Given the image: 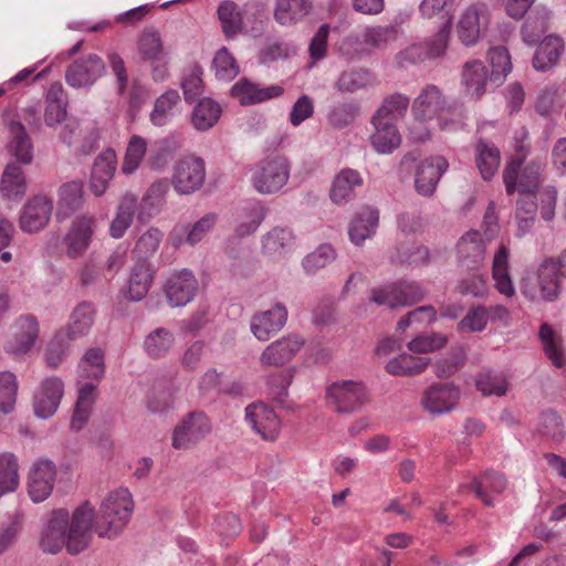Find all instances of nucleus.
I'll return each mask as SVG.
<instances>
[{
	"mask_svg": "<svg viewBox=\"0 0 566 566\" xmlns=\"http://www.w3.org/2000/svg\"><path fill=\"white\" fill-rule=\"evenodd\" d=\"M170 185L171 180L159 178L149 186L147 193L144 196V214L151 217L159 213L166 202V195Z\"/></svg>",
	"mask_w": 566,
	"mask_h": 566,
	"instance_id": "3c124183",
	"label": "nucleus"
},
{
	"mask_svg": "<svg viewBox=\"0 0 566 566\" xmlns=\"http://www.w3.org/2000/svg\"><path fill=\"white\" fill-rule=\"evenodd\" d=\"M293 242L290 229L276 227L269 231L262 240V249L269 255L282 254Z\"/></svg>",
	"mask_w": 566,
	"mask_h": 566,
	"instance_id": "4d7b16f0",
	"label": "nucleus"
},
{
	"mask_svg": "<svg viewBox=\"0 0 566 566\" xmlns=\"http://www.w3.org/2000/svg\"><path fill=\"white\" fill-rule=\"evenodd\" d=\"M507 485L504 474L488 470L480 476H474L471 483V490L486 506H493L494 500L490 493L501 494Z\"/></svg>",
	"mask_w": 566,
	"mask_h": 566,
	"instance_id": "c756f323",
	"label": "nucleus"
},
{
	"mask_svg": "<svg viewBox=\"0 0 566 566\" xmlns=\"http://www.w3.org/2000/svg\"><path fill=\"white\" fill-rule=\"evenodd\" d=\"M179 104L180 95L178 91L167 90L156 98L154 109L149 115L150 122L159 127L168 124L174 118Z\"/></svg>",
	"mask_w": 566,
	"mask_h": 566,
	"instance_id": "37998d69",
	"label": "nucleus"
},
{
	"mask_svg": "<svg viewBox=\"0 0 566 566\" xmlns=\"http://www.w3.org/2000/svg\"><path fill=\"white\" fill-rule=\"evenodd\" d=\"M172 344V334L164 327L156 328L144 342L146 352L154 358L165 356L171 348Z\"/></svg>",
	"mask_w": 566,
	"mask_h": 566,
	"instance_id": "052dcab7",
	"label": "nucleus"
},
{
	"mask_svg": "<svg viewBox=\"0 0 566 566\" xmlns=\"http://www.w3.org/2000/svg\"><path fill=\"white\" fill-rule=\"evenodd\" d=\"M64 395V384L59 377L43 379L33 397V409L38 418L52 417Z\"/></svg>",
	"mask_w": 566,
	"mask_h": 566,
	"instance_id": "2eb2a0df",
	"label": "nucleus"
},
{
	"mask_svg": "<svg viewBox=\"0 0 566 566\" xmlns=\"http://www.w3.org/2000/svg\"><path fill=\"white\" fill-rule=\"evenodd\" d=\"M424 289L415 281H399L389 286L373 289L370 301L390 308L411 306L424 298Z\"/></svg>",
	"mask_w": 566,
	"mask_h": 566,
	"instance_id": "6e6552de",
	"label": "nucleus"
},
{
	"mask_svg": "<svg viewBox=\"0 0 566 566\" xmlns=\"http://www.w3.org/2000/svg\"><path fill=\"white\" fill-rule=\"evenodd\" d=\"M476 388L484 396H504L507 391L506 379L490 369H482L475 380Z\"/></svg>",
	"mask_w": 566,
	"mask_h": 566,
	"instance_id": "bf43d9fd",
	"label": "nucleus"
},
{
	"mask_svg": "<svg viewBox=\"0 0 566 566\" xmlns=\"http://www.w3.org/2000/svg\"><path fill=\"white\" fill-rule=\"evenodd\" d=\"M19 464L14 454H0V496L15 491L19 485Z\"/></svg>",
	"mask_w": 566,
	"mask_h": 566,
	"instance_id": "603ef678",
	"label": "nucleus"
},
{
	"mask_svg": "<svg viewBox=\"0 0 566 566\" xmlns=\"http://www.w3.org/2000/svg\"><path fill=\"white\" fill-rule=\"evenodd\" d=\"M539 433L548 437L555 443H560L566 437L562 417L553 410H547L541 415Z\"/></svg>",
	"mask_w": 566,
	"mask_h": 566,
	"instance_id": "0e129e2a",
	"label": "nucleus"
},
{
	"mask_svg": "<svg viewBox=\"0 0 566 566\" xmlns=\"http://www.w3.org/2000/svg\"><path fill=\"white\" fill-rule=\"evenodd\" d=\"M221 116L220 105L211 98H202L192 111L191 123L197 130L212 128Z\"/></svg>",
	"mask_w": 566,
	"mask_h": 566,
	"instance_id": "49530a36",
	"label": "nucleus"
},
{
	"mask_svg": "<svg viewBox=\"0 0 566 566\" xmlns=\"http://www.w3.org/2000/svg\"><path fill=\"white\" fill-rule=\"evenodd\" d=\"M218 18L222 31L228 39L235 36L242 30V15L239 7L234 2L223 1L220 3Z\"/></svg>",
	"mask_w": 566,
	"mask_h": 566,
	"instance_id": "5fc2aeb1",
	"label": "nucleus"
},
{
	"mask_svg": "<svg viewBox=\"0 0 566 566\" xmlns=\"http://www.w3.org/2000/svg\"><path fill=\"white\" fill-rule=\"evenodd\" d=\"M500 149L492 143L480 139L475 145V165L484 180H491L499 170Z\"/></svg>",
	"mask_w": 566,
	"mask_h": 566,
	"instance_id": "f704fd0d",
	"label": "nucleus"
},
{
	"mask_svg": "<svg viewBox=\"0 0 566 566\" xmlns=\"http://www.w3.org/2000/svg\"><path fill=\"white\" fill-rule=\"evenodd\" d=\"M15 326L18 332L11 345V352L14 354H25L31 349L39 336V323L34 316L25 315L17 321Z\"/></svg>",
	"mask_w": 566,
	"mask_h": 566,
	"instance_id": "ea45409f",
	"label": "nucleus"
},
{
	"mask_svg": "<svg viewBox=\"0 0 566 566\" xmlns=\"http://www.w3.org/2000/svg\"><path fill=\"white\" fill-rule=\"evenodd\" d=\"M375 133L370 136V143L379 154H390L401 143L400 134L396 124L371 117Z\"/></svg>",
	"mask_w": 566,
	"mask_h": 566,
	"instance_id": "2f4dec72",
	"label": "nucleus"
},
{
	"mask_svg": "<svg viewBox=\"0 0 566 566\" xmlns=\"http://www.w3.org/2000/svg\"><path fill=\"white\" fill-rule=\"evenodd\" d=\"M203 70L193 63L185 70L180 86L182 88L185 101L189 104L193 103L203 93Z\"/></svg>",
	"mask_w": 566,
	"mask_h": 566,
	"instance_id": "864d4df0",
	"label": "nucleus"
},
{
	"mask_svg": "<svg viewBox=\"0 0 566 566\" xmlns=\"http://www.w3.org/2000/svg\"><path fill=\"white\" fill-rule=\"evenodd\" d=\"M1 192L8 199H18L27 192V181L23 170L15 163H9L2 174Z\"/></svg>",
	"mask_w": 566,
	"mask_h": 566,
	"instance_id": "a18cd8bd",
	"label": "nucleus"
},
{
	"mask_svg": "<svg viewBox=\"0 0 566 566\" xmlns=\"http://www.w3.org/2000/svg\"><path fill=\"white\" fill-rule=\"evenodd\" d=\"M311 10V0H277L274 19L282 25H291L302 20Z\"/></svg>",
	"mask_w": 566,
	"mask_h": 566,
	"instance_id": "79ce46f5",
	"label": "nucleus"
},
{
	"mask_svg": "<svg viewBox=\"0 0 566 566\" xmlns=\"http://www.w3.org/2000/svg\"><path fill=\"white\" fill-rule=\"evenodd\" d=\"M59 196L56 216L59 218H67L82 208L83 184L81 181L66 182L60 188Z\"/></svg>",
	"mask_w": 566,
	"mask_h": 566,
	"instance_id": "c03bdc74",
	"label": "nucleus"
},
{
	"mask_svg": "<svg viewBox=\"0 0 566 566\" xmlns=\"http://www.w3.org/2000/svg\"><path fill=\"white\" fill-rule=\"evenodd\" d=\"M211 432V422L202 411H191L176 426L172 433L175 449H189Z\"/></svg>",
	"mask_w": 566,
	"mask_h": 566,
	"instance_id": "9d476101",
	"label": "nucleus"
},
{
	"mask_svg": "<svg viewBox=\"0 0 566 566\" xmlns=\"http://www.w3.org/2000/svg\"><path fill=\"white\" fill-rule=\"evenodd\" d=\"M52 201L45 197H34L23 207L20 227L24 232L33 233L43 229L51 217Z\"/></svg>",
	"mask_w": 566,
	"mask_h": 566,
	"instance_id": "b1692460",
	"label": "nucleus"
},
{
	"mask_svg": "<svg viewBox=\"0 0 566 566\" xmlns=\"http://www.w3.org/2000/svg\"><path fill=\"white\" fill-rule=\"evenodd\" d=\"M171 185L179 195H191L199 190L206 180L205 160L195 155L182 156L172 167Z\"/></svg>",
	"mask_w": 566,
	"mask_h": 566,
	"instance_id": "0eeeda50",
	"label": "nucleus"
},
{
	"mask_svg": "<svg viewBox=\"0 0 566 566\" xmlns=\"http://www.w3.org/2000/svg\"><path fill=\"white\" fill-rule=\"evenodd\" d=\"M56 476V468L50 460L36 461L29 473L28 489L33 502L44 501L52 492Z\"/></svg>",
	"mask_w": 566,
	"mask_h": 566,
	"instance_id": "a211bd4d",
	"label": "nucleus"
},
{
	"mask_svg": "<svg viewBox=\"0 0 566 566\" xmlns=\"http://www.w3.org/2000/svg\"><path fill=\"white\" fill-rule=\"evenodd\" d=\"M94 314L95 310L93 304L90 302H82L73 311L71 321L66 328L60 332L64 333L70 340H74L86 335L93 325Z\"/></svg>",
	"mask_w": 566,
	"mask_h": 566,
	"instance_id": "4c0bfd02",
	"label": "nucleus"
},
{
	"mask_svg": "<svg viewBox=\"0 0 566 566\" xmlns=\"http://www.w3.org/2000/svg\"><path fill=\"white\" fill-rule=\"evenodd\" d=\"M392 263H399L411 268L426 266L430 262V251L422 244H401L390 256Z\"/></svg>",
	"mask_w": 566,
	"mask_h": 566,
	"instance_id": "de8ad7c7",
	"label": "nucleus"
},
{
	"mask_svg": "<svg viewBox=\"0 0 566 566\" xmlns=\"http://www.w3.org/2000/svg\"><path fill=\"white\" fill-rule=\"evenodd\" d=\"M409 97L395 93L386 96L380 107L373 115V118L382 119L396 124L399 118H402L409 107Z\"/></svg>",
	"mask_w": 566,
	"mask_h": 566,
	"instance_id": "09e8293b",
	"label": "nucleus"
},
{
	"mask_svg": "<svg viewBox=\"0 0 566 566\" xmlns=\"http://www.w3.org/2000/svg\"><path fill=\"white\" fill-rule=\"evenodd\" d=\"M304 340L297 334H289L272 342L260 356V364L264 367H281L292 360L300 352Z\"/></svg>",
	"mask_w": 566,
	"mask_h": 566,
	"instance_id": "dca6fc26",
	"label": "nucleus"
},
{
	"mask_svg": "<svg viewBox=\"0 0 566 566\" xmlns=\"http://www.w3.org/2000/svg\"><path fill=\"white\" fill-rule=\"evenodd\" d=\"M287 310L282 303H275L266 311H260L251 317L250 331L260 342L269 340L286 324Z\"/></svg>",
	"mask_w": 566,
	"mask_h": 566,
	"instance_id": "4468645a",
	"label": "nucleus"
},
{
	"mask_svg": "<svg viewBox=\"0 0 566 566\" xmlns=\"http://www.w3.org/2000/svg\"><path fill=\"white\" fill-rule=\"evenodd\" d=\"M290 160L282 155L261 160L252 176L254 189L262 195L279 192L289 181Z\"/></svg>",
	"mask_w": 566,
	"mask_h": 566,
	"instance_id": "20e7f679",
	"label": "nucleus"
},
{
	"mask_svg": "<svg viewBox=\"0 0 566 566\" xmlns=\"http://www.w3.org/2000/svg\"><path fill=\"white\" fill-rule=\"evenodd\" d=\"M67 525V510L59 509L52 512L51 518L49 520L40 539V547L43 552L56 554L63 546L66 547Z\"/></svg>",
	"mask_w": 566,
	"mask_h": 566,
	"instance_id": "412c9836",
	"label": "nucleus"
},
{
	"mask_svg": "<svg viewBox=\"0 0 566 566\" xmlns=\"http://www.w3.org/2000/svg\"><path fill=\"white\" fill-rule=\"evenodd\" d=\"M181 147L182 140L177 135H169L163 139L157 140L149 154V168L156 172L165 171Z\"/></svg>",
	"mask_w": 566,
	"mask_h": 566,
	"instance_id": "7c9ffc66",
	"label": "nucleus"
},
{
	"mask_svg": "<svg viewBox=\"0 0 566 566\" xmlns=\"http://www.w3.org/2000/svg\"><path fill=\"white\" fill-rule=\"evenodd\" d=\"M198 282L187 269L171 273L164 283V292L171 307H181L193 300Z\"/></svg>",
	"mask_w": 566,
	"mask_h": 566,
	"instance_id": "ddd939ff",
	"label": "nucleus"
},
{
	"mask_svg": "<svg viewBox=\"0 0 566 566\" xmlns=\"http://www.w3.org/2000/svg\"><path fill=\"white\" fill-rule=\"evenodd\" d=\"M137 207V199L132 195H125L118 206L117 214L109 227L111 235L119 239L133 222V216Z\"/></svg>",
	"mask_w": 566,
	"mask_h": 566,
	"instance_id": "8fccbe9b",
	"label": "nucleus"
},
{
	"mask_svg": "<svg viewBox=\"0 0 566 566\" xmlns=\"http://www.w3.org/2000/svg\"><path fill=\"white\" fill-rule=\"evenodd\" d=\"M455 109V103L434 84L422 87L411 104L417 120L424 123L437 119L441 130H454L458 127L459 123L449 118Z\"/></svg>",
	"mask_w": 566,
	"mask_h": 566,
	"instance_id": "f03ea898",
	"label": "nucleus"
},
{
	"mask_svg": "<svg viewBox=\"0 0 566 566\" xmlns=\"http://www.w3.org/2000/svg\"><path fill=\"white\" fill-rule=\"evenodd\" d=\"M539 338L542 340L544 352L553 365L557 368L564 367L566 359L559 346L558 338L549 325L543 324L541 326Z\"/></svg>",
	"mask_w": 566,
	"mask_h": 566,
	"instance_id": "680f3d73",
	"label": "nucleus"
},
{
	"mask_svg": "<svg viewBox=\"0 0 566 566\" xmlns=\"http://www.w3.org/2000/svg\"><path fill=\"white\" fill-rule=\"evenodd\" d=\"M84 378L99 381L105 374L104 352L101 348H90L80 363Z\"/></svg>",
	"mask_w": 566,
	"mask_h": 566,
	"instance_id": "13d9d810",
	"label": "nucleus"
},
{
	"mask_svg": "<svg viewBox=\"0 0 566 566\" xmlns=\"http://www.w3.org/2000/svg\"><path fill=\"white\" fill-rule=\"evenodd\" d=\"M458 35L464 45H472L480 35L479 14L476 9L469 8L458 24Z\"/></svg>",
	"mask_w": 566,
	"mask_h": 566,
	"instance_id": "e2e57ef3",
	"label": "nucleus"
},
{
	"mask_svg": "<svg viewBox=\"0 0 566 566\" xmlns=\"http://www.w3.org/2000/svg\"><path fill=\"white\" fill-rule=\"evenodd\" d=\"M488 80H490V75L481 61L474 60L464 64L462 84L472 97L480 98L483 95Z\"/></svg>",
	"mask_w": 566,
	"mask_h": 566,
	"instance_id": "a19ab883",
	"label": "nucleus"
},
{
	"mask_svg": "<svg viewBox=\"0 0 566 566\" xmlns=\"http://www.w3.org/2000/svg\"><path fill=\"white\" fill-rule=\"evenodd\" d=\"M379 211L376 208L363 207L352 218L348 227L350 241L360 245L365 240L371 238L378 227Z\"/></svg>",
	"mask_w": 566,
	"mask_h": 566,
	"instance_id": "cd10ccee",
	"label": "nucleus"
},
{
	"mask_svg": "<svg viewBox=\"0 0 566 566\" xmlns=\"http://www.w3.org/2000/svg\"><path fill=\"white\" fill-rule=\"evenodd\" d=\"M216 220L217 217L214 213H208L192 226L176 224L168 235V241L175 248H179L185 243L195 245L199 243L213 228Z\"/></svg>",
	"mask_w": 566,
	"mask_h": 566,
	"instance_id": "5701e85b",
	"label": "nucleus"
},
{
	"mask_svg": "<svg viewBox=\"0 0 566 566\" xmlns=\"http://www.w3.org/2000/svg\"><path fill=\"white\" fill-rule=\"evenodd\" d=\"M327 399L337 413H353L368 399L365 385L354 380H342L327 388Z\"/></svg>",
	"mask_w": 566,
	"mask_h": 566,
	"instance_id": "1a4fd4ad",
	"label": "nucleus"
},
{
	"mask_svg": "<svg viewBox=\"0 0 566 566\" xmlns=\"http://www.w3.org/2000/svg\"><path fill=\"white\" fill-rule=\"evenodd\" d=\"M552 260H544L537 270L536 283L530 277H523L521 292L530 301L554 302L560 294L559 274L552 265Z\"/></svg>",
	"mask_w": 566,
	"mask_h": 566,
	"instance_id": "423d86ee",
	"label": "nucleus"
},
{
	"mask_svg": "<svg viewBox=\"0 0 566 566\" xmlns=\"http://www.w3.org/2000/svg\"><path fill=\"white\" fill-rule=\"evenodd\" d=\"M564 49L559 36L548 35L538 45L533 57L535 70L545 72L557 64Z\"/></svg>",
	"mask_w": 566,
	"mask_h": 566,
	"instance_id": "c9c22d12",
	"label": "nucleus"
},
{
	"mask_svg": "<svg viewBox=\"0 0 566 566\" xmlns=\"http://www.w3.org/2000/svg\"><path fill=\"white\" fill-rule=\"evenodd\" d=\"M96 400V385L87 382L78 390L77 400L71 419V429L74 431L82 430L87 423L93 405Z\"/></svg>",
	"mask_w": 566,
	"mask_h": 566,
	"instance_id": "e433bc0d",
	"label": "nucleus"
},
{
	"mask_svg": "<svg viewBox=\"0 0 566 566\" xmlns=\"http://www.w3.org/2000/svg\"><path fill=\"white\" fill-rule=\"evenodd\" d=\"M94 516L95 509L88 501L83 502L69 516L66 551L71 555H77L88 547L93 530L95 531Z\"/></svg>",
	"mask_w": 566,
	"mask_h": 566,
	"instance_id": "39448f33",
	"label": "nucleus"
},
{
	"mask_svg": "<svg viewBox=\"0 0 566 566\" xmlns=\"http://www.w3.org/2000/svg\"><path fill=\"white\" fill-rule=\"evenodd\" d=\"M105 63L97 54H87L71 63L65 71L66 83L75 88L92 86L105 74Z\"/></svg>",
	"mask_w": 566,
	"mask_h": 566,
	"instance_id": "f8f14e48",
	"label": "nucleus"
},
{
	"mask_svg": "<svg viewBox=\"0 0 566 566\" xmlns=\"http://www.w3.org/2000/svg\"><path fill=\"white\" fill-rule=\"evenodd\" d=\"M8 150L19 164L29 165L33 160V143L24 125L18 119L8 123Z\"/></svg>",
	"mask_w": 566,
	"mask_h": 566,
	"instance_id": "bb28decb",
	"label": "nucleus"
},
{
	"mask_svg": "<svg viewBox=\"0 0 566 566\" xmlns=\"http://www.w3.org/2000/svg\"><path fill=\"white\" fill-rule=\"evenodd\" d=\"M461 390L452 382H438L429 386L422 397L421 406L433 416L449 413L459 403Z\"/></svg>",
	"mask_w": 566,
	"mask_h": 566,
	"instance_id": "9b49d317",
	"label": "nucleus"
},
{
	"mask_svg": "<svg viewBox=\"0 0 566 566\" xmlns=\"http://www.w3.org/2000/svg\"><path fill=\"white\" fill-rule=\"evenodd\" d=\"M117 167V156L114 149L108 148L97 156L91 174V189L97 197L102 196L113 179Z\"/></svg>",
	"mask_w": 566,
	"mask_h": 566,
	"instance_id": "a878e982",
	"label": "nucleus"
},
{
	"mask_svg": "<svg viewBox=\"0 0 566 566\" xmlns=\"http://www.w3.org/2000/svg\"><path fill=\"white\" fill-rule=\"evenodd\" d=\"M457 253L461 268L478 271L485 259V242L482 233L475 230L464 233L458 241Z\"/></svg>",
	"mask_w": 566,
	"mask_h": 566,
	"instance_id": "aec40b11",
	"label": "nucleus"
},
{
	"mask_svg": "<svg viewBox=\"0 0 566 566\" xmlns=\"http://www.w3.org/2000/svg\"><path fill=\"white\" fill-rule=\"evenodd\" d=\"M448 338L444 334L432 332L417 335L407 347L416 354H426L438 350L446 346Z\"/></svg>",
	"mask_w": 566,
	"mask_h": 566,
	"instance_id": "69168bd1",
	"label": "nucleus"
},
{
	"mask_svg": "<svg viewBox=\"0 0 566 566\" xmlns=\"http://www.w3.org/2000/svg\"><path fill=\"white\" fill-rule=\"evenodd\" d=\"M376 82L375 74L368 69H352L339 74L334 87L340 93H355L375 86Z\"/></svg>",
	"mask_w": 566,
	"mask_h": 566,
	"instance_id": "473e14b6",
	"label": "nucleus"
},
{
	"mask_svg": "<svg viewBox=\"0 0 566 566\" xmlns=\"http://www.w3.org/2000/svg\"><path fill=\"white\" fill-rule=\"evenodd\" d=\"M133 510V497L127 489L111 491L96 514L95 533L99 537L117 536L129 522Z\"/></svg>",
	"mask_w": 566,
	"mask_h": 566,
	"instance_id": "7ed1b4c3",
	"label": "nucleus"
},
{
	"mask_svg": "<svg viewBox=\"0 0 566 566\" xmlns=\"http://www.w3.org/2000/svg\"><path fill=\"white\" fill-rule=\"evenodd\" d=\"M509 248L502 243L493 258L492 276L495 282V289L501 294L512 297L515 294V289L509 273Z\"/></svg>",
	"mask_w": 566,
	"mask_h": 566,
	"instance_id": "72a5a7b5",
	"label": "nucleus"
},
{
	"mask_svg": "<svg viewBox=\"0 0 566 566\" xmlns=\"http://www.w3.org/2000/svg\"><path fill=\"white\" fill-rule=\"evenodd\" d=\"M335 258L336 253L334 248L328 243H324L314 252L307 254L302 264L307 274H315L317 271L333 262Z\"/></svg>",
	"mask_w": 566,
	"mask_h": 566,
	"instance_id": "774afa93",
	"label": "nucleus"
},
{
	"mask_svg": "<svg viewBox=\"0 0 566 566\" xmlns=\"http://www.w3.org/2000/svg\"><path fill=\"white\" fill-rule=\"evenodd\" d=\"M363 185V178L357 170L343 169L334 178L331 188V199L336 205H343L356 197V189Z\"/></svg>",
	"mask_w": 566,
	"mask_h": 566,
	"instance_id": "c85d7f7f",
	"label": "nucleus"
},
{
	"mask_svg": "<svg viewBox=\"0 0 566 566\" xmlns=\"http://www.w3.org/2000/svg\"><path fill=\"white\" fill-rule=\"evenodd\" d=\"M449 164L441 156L426 158L417 166L415 187L416 191L423 197H431L437 188L441 176L447 171Z\"/></svg>",
	"mask_w": 566,
	"mask_h": 566,
	"instance_id": "f3484780",
	"label": "nucleus"
},
{
	"mask_svg": "<svg viewBox=\"0 0 566 566\" xmlns=\"http://www.w3.org/2000/svg\"><path fill=\"white\" fill-rule=\"evenodd\" d=\"M230 93L240 102L241 105L245 106L277 97L283 94V87L280 85L261 87L260 85L243 77L231 87Z\"/></svg>",
	"mask_w": 566,
	"mask_h": 566,
	"instance_id": "393cba45",
	"label": "nucleus"
},
{
	"mask_svg": "<svg viewBox=\"0 0 566 566\" xmlns=\"http://www.w3.org/2000/svg\"><path fill=\"white\" fill-rule=\"evenodd\" d=\"M545 163L535 158L523 164V158H511L503 170V182L509 196L518 193L522 209L532 212L537 201V191L545 180Z\"/></svg>",
	"mask_w": 566,
	"mask_h": 566,
	"instance_id": "f257e3e1",
	"label": "nucleus"
},
{
	"mask_svg": "<svg viewBox=\"0 0 566 566\" xmlns=\"http://www.w3.org/2000/svg\"><path fill=\"white\" fill-rule=\"evenodd\" d=\"M245 420L264 440H275L281 421L274 410L263 402L251 403L245 408Z\"/></svg>",
	"mask_w": 566,
	"mask_h": 566,
	"instance_id": "6ab92c4d",
	"label": "nucleus"
},
{
	"mask_svg": "<svg viewBox=\"0 0 566 566\" xmlns=\"http://www.w3.org/2000/svg\"><path fill=\"white\" fill-rule=\"evenodd\" d=\"M430 363L429 358L400 354L391 358L385 366L388 374L398 377H411L423 373Z\"/></svg>",
	"mask_w": 566,
	"mask_h": 566,
	"instance_id": "58836bf2",
	"label": "nucleus"
},
{
	"mask_svg": "<svg viewBox=\"0 0 566 566\" xmlns=\"http://www.w3.org/2000/svg\"><path fill=\"white\" fill-rule=\"evenodd\" d=\"M359 113V105L356 102H346L333 106L327 115L328 123L337 129L350 125Z\"/></svg>",
	"mask_w": 566,
	"mask_h": 566,
	"instance_id": "338daca9",
	"label": "nucleus"
},
{
	"mask_svg": "<svg viewBox=\"0 0 566 566\" xmlns=\"http://www.w3.org/2000/svg\"><path fill=\"white\" fill-rule=\"evenodd\" d=\"M96 220L92 216L76 217L65 237L66 254L75 259L81 256L88 248L94 232Z\"/></svg>",
	"mask_w": 566,
	"mask_h": 566,
	"instance_id": "4be33fe9",
	"label": "nucleus"
},
{
	"mask_svg": "<svg viewBox=\"0 0 566 566\" xmlns=\"http://www.w3.org/2000/svg\"><path fill=\"white\" fill-rule=\"evenodd\" d=\"M489 60L492 67L490 81L495 85H500L512 69L511 57L507 49L504 46L490 49Z\"/></svg>",
	"mask_w": 566,
	"mask_h": 566,
	"instance_id": "6e6d98bb",
	"label": "nucleus"
}]
</instances>
